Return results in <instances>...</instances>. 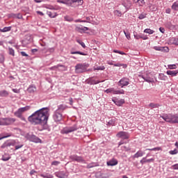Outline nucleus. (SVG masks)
<instances>
[{"instance_id":"nucleus-39","label":"nucleus","mask_w":178,"mask_h":178,"mask_svg":"<svg viewBox=\"0 0 178 178\" xmlns=\"http://www.w3.org/2000/svg\"><path fill=\"white\" fill-rule=\"evenodd\" d=\"M83 23H91L92 22V17H86V19L82 20Z\"/></svg>"},{"instance_id":"nucleus-56","label":"nucleus","mask_w":178,"mask_h":178,"mask_svg":"<svg viewBox=\"0 0 178 178\" xmlns=\"http://www.w3.org/2000/svg\"><path fill=\"white\" fill-rule=\"evenodd\" d=\"M0 62L1 63H3V62H5V56L3 54H0Z\"/></svg>"},{"instance_id":"nucleus-33","label":"nucleus","mask_w":178,"mask_h":178,"mask_svg":"<svg viewBox=\"0 0 178 178\" xmlns=\"http://www.w3.org/2000/svg\"><path fill=\"white\" fill-rule=\"evenodd\" d=\"M165 26L167 27V29H169V30H175V29H176V26L172 24L170 22H168L165 24Z\"/></svg>"},{"instance_id":"nucleus-30","label":"nucleus","mask_w":178,"mask_h":178,"mask_svg":"<svg viewBox=\"0 0 178 178\" xmlns=\"http://www.w3.org/2000/svg\"><path fill=\"white\" fill-rule=\"evenodd\" d=\"M159 79L163 81H166V80H168V76H165V74L161 73L159 74Z\"/></svg>"},{"instance_id":"nucleus-6","label":"nucleus","mask_w":178,"mask_h":178,"mask_svg":"<svg viewBox=\"0 0 178 178\" xmlns=\"http://www.w3.org/2000/svg\"><path fill=\"white\" fill-rule=\"evenodd\" d=\"M79 130V127L74 124L72 127H65L60 130L61 134H69V133H73V131H76Z\"/></svg>"},{"instance_id":"nucleus-16","label":"nucleus","mask_w":178,"mask_h":178,"mask_svg":"<svg viewBox=\"0 0 178 178\" xmlns=\"http://www.w3.org/2000/svg\"><path fill=\"white\" fill-rule=\"evenodd\" d=\"M29 141H31L32 143H41V139L40 138L37 137L35 135H31L29 137Z\"/></svg>"},{"instance_id":"nucleus-26","label":"nucleus","mask_w":178,"mask_h":178,"mask_svg":"<svg viewBox=\"0 0 178 178\" xmlns=\"http://www.w3.org/2000/svg\"><path fill=\"white\" fill-rule=\"evenodd\" d=\"M65 5H67V6H71L72 8H76L74 0H65Z\"/></svg>"},{"instance_id":"nucleus-1","label":"nucleus","mask_w":178,"mask_h":178,"mask_svg":"<svg viewBox=\"0 0 178 178\" xmlns=\"http://www.w3.org/2000/svg\"><path fill=\"white\" fill-rule=\"evenodd\" d=\"M49 118V108L47 107L42 108L35 111L28 118V120L34 126L39 124L42 126L41 130H47L48 129V119Z\"/></svg>"},{"instance_id":"nucleus-50","label":"nucleus","mask_w":178,"mask_h":178,"mask_svg":"<svg viewBox=\"0 0 178 178\" xmlns=\"http://www.w3.org/2000/svg\"><path fill=\"white\" fill-rule=\"evenodd\" d=\"M114 15L115 16H118V17H120L122 16V12H120V10H114Z\"/></svg>"},{"instance_id":"nucleus-47","label":"nucleus","mask_w":178,"mask_h":178,"mask_svg":"<svg viewBox=\"0 0 178 178\" xmlns=\"http://www.w3.org/2000/svg\"><path fill=\"white\" fill-rule=\"evenodd\" d=\"M15 116H16L17 118H20L22 116H23V114L20 112L19 110H17V111H15L14 113Z\"/></svg>"},{"instance_id":"nucleus-21","label":"nucleus","mask_w":178,"mask_h":178,"mask_svg":"<svg viewBox=\"0 0 178 178\" xmlns=\"http://www.w3.org/2000/svg\"><path fill=\"white\" fill-rule=\"evenodd\" d=\"M155 161V159H147V157H143L140 161V163H141V165H144V163H149L151 162H154Z\"/></svg>"},{"instance_id":"nucleus-46","label":"nucleus","mask_w":178,"mask_h":178,"mask_svg":"<svg viewBox=\"0 0 178 178\" xmlns=\"http://www.w3.org/2000/svg\"><path fill=\"white\" fill-rule=\"evenodd\" d=\"M8 54L11 55V56H15V49L11 47H8Z\"/></svg>"},{"instance_id":"nucleus-41","label":"nucleus","mask_w":178,"mask_h":178,"mask_svg":"<svg viewBox=\"0 0 178 178\" xmlns=\"http://www.w3.org/2000/svg\"><path fill=\"white\" fill-rule=\"evenodd\" d=\"M171 8L172 10L178 11V1L175 2Z\"/></svg>"},{"instance_id":"nucleus-2","label":"nucleus","mask_w":178,"mask_h":178,"mask_svg":"<svg viewBox=\"0 0 178 178\" xmlns=\"http://www.w3.org/2000/svg\"><path fill=\"white\" fill-rule=\"evenodd\" d=\"M67 109V106L60 104L57 106V109L53 113V119L56 123H59L63 120V111Z\"/></svg>"},{"instance_id":"nucleus-32","label":"nucleus","mask_w":178,"mask_h":178,"mask_svg":"<svg viewBox=\"0 0 178 178\" xmlns=\"http://www.w3.org/2000/svg\"><path fill=\"white\" fill-rule=\"evenodd\" d=\"M36 90H37V88H35L34 86H30L28 88V92L33 93V92H35Z\"/></svg>"},{"instance_id":"nucleus-3","label":"nucleus","mask_w":178,"mask_h":178,"mask_svg":"<svg viewBox=\"0 0 178 178\" xmlns=\"http://www.w3.org/2000/svg\"><path fill=\"white\" fill-rule=\"evenodd\" d=\"M165 122H167V123H177L178 124V114H172V113H168V114H163L160 116Z\"/></svg>"},{"instance_id":"nucleus-4","label":"nucleus","mask_w":178,"mask_h":178,"mask_svg":"<svg viewBox=\"0 0 178 178\" xmlns=\"http://www.w3.org/2000/svg\"><path fill=\"white\" fill-rule=\"evenodd\" d=\"M90 66V65L86 63H79L75 66V72L76 73H84L87 72V68Z\"/></svg>"},{"instance_id":"nucleus-34","label":"nucleus","mask_w":178,"mask_h":178,"mask_svg":"<svg viewBox=\"0 0 178 178\" xmlns=\"http://www.w3.org/2000/svg\"><path fill=\"white\" fill-rule=\"evenodd\" d=\"M95 166H98V163L92 162V163L88 164L86 168H87V169H91V168H95Z\"/></svg>"},{"instance_id":"nucleus-51","label":"nucleus","mask_w":178,"mask_h":178,"mask_svg":"<svg viewBox=\"0 0 178 178\" xmlns=\"http://www.w3.org/2000/svg\"><path fill=\"white\" fill-rule=\"evenodd\" d=\"M168 67L170 70L177 69V64L168 65Z\"/></svg>"},{"instance_id":"nucleus-63","label":"nucleus","mask_w":178,"mask_h":178,"mask_svg":"<svg viewBox=\"0 0 178 178\" xmlns=\"http://www.w3.org/2000/svg\"><path fill=\"white\" fill-rule=\"evenodd\" d=\"M138 3L139 6H143V5H144V3H145V2L144 1V0H138Z\"/></svg>"},{"instance_id":"nucleus-14","label":"nucleus","mask_w":178,"mask_h":178,"mask_svg":"<svg viewBox=\"0 0 178 178\" xmlns=\"http://www.w3.org/2000/svg\"><path fill=\"white\" fill-rule=\"evenodd\" d=\"M99 83H102V81H100L97 79H94V78H92V77L87 79V83L90 84V86L95 85V84H99Z\"/></svg>"},{"instance_id":"nucleus-15","label":"nucleus","mask_w":178,"mask_h":178,"mask_svg":"<svg viewBox=\"0 0 178 178\" xmlns=\"http://www.w3.org/2000/svg\"><path fill=\"white\" fill-rule=\"evenodd\" d=\"M134 37L136 40H140V38L142 40H148V37L143 33L137 34V33H134Z\"/></svg>"},{"instance_id":"nucleus-45","label":"nucleus","mask_w":178,"mask_h":178,"mask_svg":"<svg viewBox=\"0 0 178 178\" xmlns=\"http://www.w3.org/2000/svg\"><path fill=\"white\" fill-rule=\"evenodd\" d=\"M146 151H162V147H157L152 149H146Z\"/></svg>"},{"instance_id":"nucleus-5","label":"nucleus","mask_w":178,"mask_h":178,"mask_svg":"<svg viewBox=\"0 0 178 178\" xmlns=\"http://www.w3.org/2000/svg\"><path fill=\"white\" fill-rule=\"evenodd\" d=\"M16 122V119L13 118H0V126H10Z\"/></svg>"},{"instance_id":"nucleus-18","label":"nucleus","mask_w":178,"mask_h":178,"mask_svg":"<svg viewBox=\"0 0 178 178\" xmlns=\"http://www.w3.org/2000/svg\"><path fill=\"white\" fill-rule=\"evenodd\" d=\"M8 17H11L12 19H23V15L21 13H10Z\"/></svg>"},{"instance_id":"nucleus-13","label":"nucleus","mask_w":178,"mask_h":178,"mask_svg":"<svg viewBox=\"0 0 178 178\" xmlns=\"http://www.w3.org/2000/svg\"><path fill=\"white\" fill-rule=\"evenodd\" d=\"M76 31H78V33H86V31H88L90 29L87 26H83L82 25L76 26L75 27Z\"/></svg>"},{"instance_id":"nucleus-7","label":"nucleus","mask_w":178,"mask_h":178,"mask_svg":"<svg viewBox=\"0 0 178 178\" xmlns=\"http://www.w3.org/2000/svg\"><path fill=\"white\" fill-rule=\"evenodd\" d=\"M140 77L143 79L147 83H154V74L151 72H146L144 74L140 75Z\"/></svg>"},{"instance_id":"nucleus-19","label":"nucleus","mask_w":178,"mask_h":178,"mask_svg":"<svg viewBox=\"0 0 178 178\" xmlns=\"http://www.w3.org/2000/svg\"><path fill=\"white\" fill-rule=\"evenodd\" d=\"M113 102H114V104H115V105H117V106H122V105L123 104H124V99H113Z\"/></svg>"},{"instance_id":"nucleus-37","label":"nucleus","mask_w":178,"mask_h":178,"mask_svg":"<svg viewBox=\"0 0 178 178\" xmlns=\"http://www.w3.org/2000/svg\"><path fill=\"white\" fill-rule=\"evenodd\" d=\"M47 15H48V16H49L51 19H55V17H56V16H58V13H52V12H51V11L47 12Z\"/></svg>"},{"instance_id":"nucleus-64","label":"nucleus","mask_w":178,"mask_h":178,"mask_svg":"<svg viewBox=\"0 0 178 178\" xmlns=\"http://www.w3.org/2000/svg\"><path fill=\"white\" fill-rule=\"evenodd\" d=\"M125 37L127 40H131V37L130 36V33H125Z\"/></svg>"},{"instance_id":"nucleus-44","label":"nucleus","mask_w":178,"mask_h":178,"mask_svg":"<svg viewBox=\"0 0 178 178\" xmlns=\"http://www.w3.org/2000/svg\"><path fill=\"white\" fill-rule=\"evenodd\" d=\"M9 93L6 90L0 91V97H8Z\"/></svg>"},{"instance_id":"nucleus-36","label":"nucleus","mask_w":178,"mask_h":178,"mask_svg":"<svg viewBox=\"0 0 178 178\" xmlns=\"http://www.w3.org/2000/svg\"><path fill=\"white\" fill-rule=\"evenodd\" d=\"M24 145H23V143L19 142V140H17V145L15 147V149H20V148H23V146Z\"/></svg>"},{"instance_id":"nucleus-27","label":"nucleus","mask_w":178,"mask_h":178,"mask_svg":"<svg viewBox=\"0 0 178 178\" xmlns=\"http://www.w3.org/2000/svg\"><path fill=\"white\" fill-rule=\"evenodd\" d=\"M144 156V152L142 150H138L134 156L133 158H140Z\"/></svg>"},{"instance_id":"nucleus-24","label":"nucleus","mask_w":178,"mask_h":178,"mask_svg":"<svg viewBox=\"0 0 178 178\" xmlns=\"http://www.w3.org/2000/svg\"><path fill=\"white\" fill-rule=\"evenodd\" d=\"M178 71L177 70H168L167 74L168 76H171V77H175V76H177Z\"/></svg>"},{"instance_id":"nucleus-35","label":"nucleus","mask_w":178,"mask_h":178,"mask_svg":"<svg viewBox=\"0 0 178 178\" xmlns=\"http://www.w3.org/2000/svg\"><path fill=\"white\" fill-rule=\"evenodd\" d=\"M72 55H83V56H87V53L81 52V51H71Z\"/></svg>"},{"instance_id":"nucleus-54","label":"nucleus","mask_w":178,"mask_h":178,"mask_svg":"<svg viewBox=\"0 0 178 178\" xmlns=\"http://www.w3.org/2000/svg\"><path fill=\"white\" fill-rule=\"evenodd\" d=\"M113 52H114L115 54H120V55H126V53H124V51H120L116 49H114Z\"/></svg>"},{"instance_id":"nucleus-49","label":"nucleus","mask_w":178,"mask_h":178,"mask_svg":"<svg viewBox=\"0 0 178 178\" xmlns=\"http://www.w3.org/2000/svg\"><path fill=\"white\" fill-rule=\"evenodd\" d=\"M120 94H124V90H123V89L116 90L115 89V95H119Z\"/></svg>"},{"instance_id":"nucleus-62","label":"nucleus","mask_w":178,"mask_h":178,"mask_svg":"<svg viewBox=\"0 0 178 178\" xmlns=\"http://www.w3.org/2000/svg\"><path fill=\"white\" fill-rule=\"evenodd\" d=\"M122 151H130L131 149L130 147H127L126 146H122Z\"/></svg>"},{"instance_id":"nucleus-9","label":"nucleus","mask_w":178,"mask_h":178,"mask_svg":"<svg viewBox=\"0 0 178 178\" xmlns=\"http://www.w3.org/2000/svg\"><path fill=\"white\" fill-rule=\"evenodd\" d=\"M70 159H71V161H72L73 162L75 161L79 162V163H86V160H84V159L76 154L70 156Z\"/></svg>"},{"instance_id":"nucleus-10","label":"nucleus","mask_w":178,"mask_h":178,"mask_svg":"<svg viewBox=\"0 0 178 178\" xmlns=\"http://www.w3.org/2000/svg\"><path fill=\"white\" fill-rule=\"evenodd\" d=\"M117 137L122 140H129V138H130V134L127 131H120L117 134Z\"/></svg>"},{"instance_id":"nucleus-8","label":"nucleus","mask_w":178,"mask_h":178,"mask_svg":"<svg viewBox=\"0 0 178 178\" xmlns=\"http://www.w3.org/2000/svg\"><path fill=\"white\" fill-rule=\"evenodd\" d=\"M130 84V79L127 77H123L118 82V87L121 88H124V87H127Z\"/></svg>"},{"instance_id":"nucleus-60","label":"nucleus","mask_w":178,"mask_h":178,"mask_svg":"<svg viewBox=\"0 0 178 178\" xmlns=\"http://www.w3.org/2000/svg\"><path fill=\"white\" fill-rule=\"evenodd\" d=\"M60 163V161H54L51 162V165L54 166H58Z\"/></svg>"},{"instance_id":"nucleus-58","label":"nucleus","mask_w":178,"mask_h":178,"mask_svg":"<svg viewBox=\"0 0 178 178\" xmlns=\"http://www.w3.org/2000/svg\"><path fill=\"white\" fill-rule=\"evenodd\" d=\"M64 19H65V20L66 21V22H73V18H72V17H69V16H65V17H64Z\"/></svg>"},{"instance_id":"nucleus-38","label":"nucleus","mask_w":178,"mask_h":178,"mask_svg":"<svg viewBox=\"0 0 178 178\" xmlns=\"http://www.w3.org/2000/svg\"><path fill=\"white\" fill-rule=\"evenodd\" d=\"M10 159V157L9 156V154H4L1 157V161H3L4 162H6Z\"/></svg>"},{"instance_id":"nucleus-29","label":"nucleus","mask_w":178,"mask_h":178,"mask_svg":"<svg viewBox=\"0 0 178 178\" xmlns=\"http://www.w3.org/2000/svg\"><path fill=\"white\" fill-rule=\"evenodd\" d=\"M83 3H84V1L83 0H74V5H75V8L81 6Z\"/></svg>"},{"instance_id":"nucleus-11","label":"nucleus","mask_w":178,"mask_h":178,"mask_svg":"<svg viewBox=\"0 0 178 178\" xmlns=\"http://www.w3.org/2000/svg\"><path fill=\"white\" fill-rule=\"evenodd\" d=\"M16 141L15 140H7L1 146V148H8V147H15Z\"/></svg>"},{"instance_id":"nucleus-25","label":"nucleus","mask_w":178,"mask_h":178,"mask_svg":"<svg viewBox=\"0 0 178 178\" xmlns=\"http://www.w3.org/2000/svg\"><path fill=\"white\" fill-rule=\"evenodd\" d=\"M108 126H115L116 125V118H112L111 120L106 122Z\"/></svg>"},{"instance_id":"nucleus-12","label":"nucleus","mask_w":178,"mask_h":178,"mask_svg":"<svg viewBox=\"0 0 178 178\" xmlns=\"http://www.w3.org/2000/svg\"><path fill=\"white\" fill-rule=\"evenodd\" d=\"M55 176L58 178H67L69 173L65 171H58L54 173Z\"/></svg>"},{"instance_id":"nucleus-17","label":"nucleus","mask_w":178,"mask_h":178,"mask_svg":"<svg viewBox=\"0 0 178 178\" xmlns=\"http://www.w3.org/2000/svg\"><path fill=\"white\" fill-rule=\"evenodd\" d=\"M155 51H161L162 52H169V48L168 47H154Z\"/></svg>"},{"instance_id":"nucleus-48","label":"nucleus","mask_w":178,"mask_h":178,"mask_svg":"<svg viewBox=\"0 0 178 178\" xmlns=\"http://www.w3.org/2000/svg\"><path fill=\"white\" fill-rule=\"evenodd\" d=\"M144 33H146L147 34H154V31L152 29H146L144 30Z\"/></svg>"},{"instance_id":"nucleus-55","label":"nucleus","mask_w":178,"mask_h":178,"mask_svg":"<svg viewBox=\"0 0 178 178\" xmlns=\"http://www.w3.org/2000/svg\"><path fill=\"white\" fill-rule=\"evenodd\" d=\"M169 154H170V155H176V154H178V151H177V149H175L174 150H170V151L169 152Z\"/></svg>"},{"instance_id":"nucleus-20","label":"nucleus","mask_w":178,"mask_h":178,"mask_svg":"<svg viewBox=\"0 0 178 178\" xmlns=\"http://www.w3.org/2000/svg\"><path fill=\"white\" fill-rule=\"evenodd\" d=\"M119 162L116 159H112L111 160L107 161L108 166H116Z\"/></svg>"},{"instance_id":"nucleus-53","label":"nucleus","mask_w":178,"mask_h":178,"mask_svg":"<svg viewBox=\"0 0 178 178\" xmlns=\"http://www.w3.org/2000/svg\"><path fill=\"white\" fill-rule=\"evenodd\" d=\"M76 42H78V44H79L80 45H81V47L83 48H86V44L84 43V42L81 41L80 40H76Z\"/></svg>"},{"instance_id":"nucleus-61","label":"nucleus","mask_w":178,"mask_h":178,"mask_svg":"<svg viewBox=\"0 0 178 178\" xmlns=\"http://www.w3.org/2000/svg\"><path fill=\"white\" fill-rule=\"evenodd\" d=\"M172 44L174 45H178V38H175L172 40Z\"/></svg>"},{"instance_id":"nucleus-59","label":"nucleus","mask_w":178,"mask_h":178,"mask_svg":"<svg viewBox=\"0 0 178 178\" xmlns=\"http://www.w3.org/2000/svg\"><path fill=\"white\" fill-rule=\"evenodd\" d=\"M171 169H173V170H178V163L172 165Z\"/></svg>"},{"instance_id":"nucleus-57","label":"nucleus","mask_w":178,"mask_h":178,"mask_svg":"<svg viewBox=\"0 0 178 178\" xmlns=\"http://www.w3.org/2000/svg\"><path fill=\"white\" fill-rule=\"evenodd\" d=\"M147 17V14H140L138 17L139 20H143V19H145Z\"/></svg>"},{"instance_id":"nucleus-42","label":"nucleus","mask_w":178,"mask_h":178,"mask_svg":"<svg viewBox=\"0 0 178 178\" xmlns=\"http://www.w3.org/2000/svg\"><path fill=\"white\" fill-rule=\"evenodd\" d=\"M128 3L127 4L126 3H124L123 5L124 6V8H126V9H130V8L131 7V1L127 0Z\"/></svg>"},{"instance_id":"nucleus-43","label":"nucleus","mask_w":178,"mask_h":178,"mask_svg":"<svg viewBox=\"0 0 178 178\" xmlns=\"http://www.w3.org/2000/svg\"><path fill=\"white\" fill-rule=\"evenodd\" d=\"M40 177H43V178H54V175H51V174H40Z\"/></svg>"},{"instance_id":"nucleus-28","label":"nucleus","mask_w":178,"mask_h":178,"mask_svg":"<svg viewBox=\"0 0 178 178\" xmlns=\"http://www.w3.org/2000/svg\"><path fill=\"white\" fill-rule=\"evenodd\" d=\"M31 108V107L30 106H26L25 107L19 108L18 110L19 111L20 113L23 114L24 112H26V111H30Z\"/></svg>"},{"instance_id":"nucleus-23","label":"nucleus","mask_w":178,"mask_h":178,"mask_svg":"<svg viewBox=\"0 0 178 178\" xmlns=\"http://www.w3.org/2000/svg\"><path fill=\"white\" fill-rule=\"evenodd\" d=\"M42 52H44V54H52V52H54L55 48L51 47V48H44L42 49Z\"/></svg>"},{"instance_id":"nucleus-22","label":"nucleus","mask_w":178,"mask_h":178,"mask_svg":"<svg viewBox=\"0 0 178 178\" xmlns=\"http://www.w3.org/2000/svg\"><path fill=\"white\" fill-rule=\"evenodd\" d=\"M46 9H49L50 10H59L60 9V7L59 6H51L48 5L45 6Z\"/></svg>"},{"instance_id":"nucleus-31","label":"nucleus","mask_w":178,"mask_h":178,"mask_svg":"<svg viewBox=\"0 0 178 178\" xmlns=\"http://www.w3.org/2000/svg\"><path fill=\"white\" fill-rule=\"evenodd\" d=\"M12 30V26H6L3 29H0L1 33H7V31H10Z\"/></svg>"},{"instance_id":"nucleus-52","label":"nucleus","mask_w":178,"mask_h":178,"mask_svg":"<svg viewBox=\"0 0 178 178\" xmlns=\"http://www.w3.org/2000/svg\"><path fill=\"white\" fill-rule=\"evenodd\" d=\"M94 70H105V66L95 67Z\"/></svg>"},{"instance_id":"nucleus-40","label":"nucleus","mask_w":178,"mask_h":178,"mask_svg":"<svg viewBox=\"0 0 178 178\" xmlns=\"http://www.w3.org/2000/svg\"><path fill=\"white\" fill-rule=\"evenodd\" d=\"M149 108L152 109H154L155 108H159L160 105L159 104H155V103H150L149 104Z\"/></svg>"}]
</instances>
